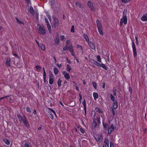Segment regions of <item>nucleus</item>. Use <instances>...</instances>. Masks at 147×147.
Returning a JSON list of instances; mask_svg holds the SVG:
<instances>
[{
    "mask_svg": "<svg viewBox=\"0 0 147 147\" xmlns=\"http://www.w3.org/2000/svg\"><path fill=\"white\" fill-rule=\"evenodd\" d=\"M100 118L97 117L96 119L94 118L93 122L92 124V129H94L97 125V124H100Z\"/></svg>",
    "mask_w": 147,
    "mask_h": 147,
    "instance_id": "1",
    "label": "nucleus"
},
{
    "mask_svg": "<svg viewBox=\"0 0 147 147\" xmlns=\"http://www.w3.org/2000/svg\"><path fill=\"white\" fill-rule=\"evenodd\" d=\"M37 30L39 33L41 34L44 35L46 33V31L44 27H42L39 24L37 25Z\"/></svg>",
    "mask_w": 147,
    "mask_h": 147,
    "instance_id": "2",
    "label": "nucleus"
},
{
    "mask_svg": "<svg viewBox=\"0 0 147 147\" xmlns=\"http://www.w3.org/2000/svg\"><path fill=\"white\" fill-rule=\"evenodd\" d=\"M94 138L96 141H97L98 142H99V143L102 141L103 139V136L101 134L96 135L94 136Z\"/></svg>",
    "mask_w": 147,
    "mask_h": 147,
    "instance_id": "3",
    "label": "nucleus"
},
{
    "mask_svg": "<svg viewBox=\"0 0 147 147\" xmlns=\"http://www.w3.org/2000/svg\"><path fill=\"white\" fill-rule=\"evenodd\" d=\"M59 20L56 17L53 18V22L52 23V26L53 27L55 28L58 25Z\"/></svg>",
    "mask_w": 147,
    "mask_h": 147,
    "instance_id": "4",
    "label": "nucleus"
},
{
    "mask_svg": "<svg viewBox=\"0 0 147 147\" xmlns=\"http://www.w3.org/2000/svg\"><path fill=\"white\" fill-rule=\"evenodd\" d=\"M132 48L133 52V55L134 57H136L137 55V53L136 46L133 41L132 42Z\"/></svg>",
    "mask_w": 147,
    "mask_h": 147,
    "instance_id": "5",
    "label": "nucleus"
},
{
    "mask_svg": "<svg viewBox=\"0 0 147 147\" xmlns=\"http://www.w3.org/2000/svg\"><path fill=\"white\" fill-rule=\"evenodd\" d=\"M19 50V48L18 47L16 46L15 49L13 48V51L12 52V54L13 55L16 57L18 58V56L17 55L16 53V51H18Z\"/></svg>",
    "mask_w": 147,
    "mask_h": 147,
    "instance_id": "6",
    "label": "nucleus"
},
{
    "mask_svg": "<svg viewBox=\"0 0 147 147\" xmlns=\"http://www.w3.org/2000/svg\"><path fill=\"white\" fill-rule=\"evenodd\" d=\"M87 5L91 10L92 11L94 9V7L93 6V4L90 1H88Z\"/></svg>",
    "mask_w": 147,
    "mask_h": 147,
    "instance_id": "7",
    "label": "nucleus"
},
{
    "mask_svg": "<svg viewBox=\"0 0 147 147\" xmlns=\"http://www.w3.org/2000/svg\"><path fill=\"white\" fill-rule=\"evenodd\" d=\"M120 21H122L125 25L127 24V18L126 16H123V18L120 19Z\"/></svg>",
    "mask_w": 147,
    "mask_h": 147,
    "instance_id": "8",
    "label": "nucleus"
},
{
    "mask_svg": "<svg viewBox=\"0 0 147 147\" xmlns=\"http://www.w3.org/2000/svg\"><path fill=\"white\" fill-rule=\"evenodd\" d=\"M88 44L90 47L92 49L94 50H95V47L92 42L90 41L88 42Z\"/></svg>",
    "mask_w": 147,
    "mask_h": 147,
    "instance_id": "9",
    "label": "nucleus"
},
{
    "mask_svg": "<svg viewBox=\"0 0 147 147\" xmlns=\"http://www.w3.org/2000/svg\"><path fill=\"white\" fill-rule=\"evenodd\" d=\"M63 74L64 75V77L66 79L68 80L70 78L69 74L66 71H63Z\"/></svg>",
    "mask_w": 147,
    "mask_h": 147,
    "instance_id": "10",
    "label": "nucleus"
},
{
    "mask_svg": "<svg viewBox=\"0 0 147 147\" xmlns=\"http://www.w3.org/2000/svg\"><path fill=\"white\" fill-rule=\"evenodd\" d=\"M113 102V108L115 110L117 108L118 106L117 102L116 100Z\"/></svg>",
    "mask_w": 147,
    "mask_h": 147,
    "instance_id": "11",
    "label": "nucleus"
},
{
    "mask_svg": "<svg viewBox=\"0 0 147 147\" xmlns=\"http://www.w3.org/2000/svg\"><path fill=\"white\" fill-rule=\"evenodd\" d=\"M96 23L98 28V29L99 28H102V26L101 24V23L99 20H96Z\"/></svg>",
    "mask_w": 147,
    "mask_h": 147,
    "instance_id": "12",
    "label": "nucleus"
},
{
    "mask_svg": "<svg viewBox=\"0 0 147 147\" xmlns=\"http://www.w3.org/2000/svg\"><path fill=\"white\" fill-rule=\"evenodd\" d=\"M141 20L143 21H147V15L144 14L141 17Z\"/></svg>",
    "mask_w": 147,
    "mask_h": 147,
    "instance_id": "13",
    "label": "nucleus"
},
{
    "mask_svg": "<svg viewBox=\"0 0 147 147\" xmlns=\"http://www.w3.org/2000/svg\"><path fill=\"white\" fill-rule=\"evenodd\" d=\"M23 122L24 123V125L26 127H27L28 128L29 127V123L26 118L25 119H24V121Z\"/></svg>",
    "mask_w": 147,
    "mask_h": 147,
    "instance_id": "14",
    "label": "nucleus"
},
{
    "mask_svg": "<svg viewBox=\"0 0 147 147\" xmlns=\"http://www.w3.org/2000/svg\"><path fill=\"white\" fill-rule=\"evenodd\" d=\"M77 48L78 49H79L80 50V52H81L82 54L84 53L83 48L82 46L80 45H77Z\"/></svg>",
    "mask_w": 147,
    "mask_h": 147,
    "instance_id": "15",
    "label": "nucleus"
},
{
    "mask_svg": "<svg viewBox=\"0 0 147 147\" xmlns=\"http://www.w3.org/2000/svg\"><path fill=\"white\" fill-rule=\"evenodd\" d=\"M93 95L94 98V99L95 100H96V99L98 98V94L96 92H94L93 93Z\"/></svg>",
    "mask_w": 147,
    "mask_h": 147,
    "instance_id": "16",
    "label": "nucleus"
},
{
    "mask_svg": "<svg viewBox=\"0 0 147 147\" xmlns=\"http://www.w3.org/2000/svg\"><path fill=\"white\" fill-rule=\"evenodd\" d=\"M104 129L105 130H107L109 128L108 125L107 124L102 123Z\"/></svg>",
    "mask_w": 147,
    "mask_h": 147,
    "instance_id": "17",
    "label": "nucleus"
},
{
    "mask_svg": "<svg viewBox=\"0 0 147 147\" xmlns=\"http://www.w3.org/2000/svg\"><path fill=\"white\" fill-rule=\"evenodd\" d=\"M26 117L24 115L23 117H22L20 119H19V121L20 123H22L24 121L25 119H26Z\"/></svg>",
    "mask_w": 147,
    "mask_h": 147,
    "instance_id": "18",
    "label": "nucleus"
},
{
    "mask_svg": "<svg viewBox=\"0 0 147 147\" xmlns=\"http://www.w3.org/2000/svg\"><path fill=\"white\" fill-rule=\"evenodd\" d=\"M69 40H67L66 42V45H67L66 46H65L63 48V51H66L68 49V47L67 45H68V43L69 42Z\"/></svg>",
    "mask_w": 147,
    "mask_h": 147,
    "instance_id": "19",
    "label": "nucleus"
},
{
    "mask_svg": "<svg viewBox=\"0 0 147 147\" xmlns=\"http://www.w3.org/2000/svg\"><path fill=\"white\" fill-rule=\"evenodd\" d=\"M108 129L111 130V131H113L114 130V127L113 124L111 125L110 127L108 128Z\"/></svg>",
    "mask_w": 147,
    "mask_h": 147,
    "instance_id": "20",
    "label": "nucleus"
},
{
    "mask_svg": "<svg viewBox=\"0 0 147 147\" xmlns=\"http://www.w3.org/2000/svg\"><path fill=\"white\" fill-rule=\"evenodd\" d=\"M30 11L32 15H34V10L31 6L30 7Z\"/></svg>",
    "mask_w": 147,
    "mask_h": 147,
    "instance_id": "21",
    "label": "nucleus"
},
{
    "mask_svg": "<svg viewBox=\"0 0 147 147\" xmlns=\"http://www.w3.org/2000/svg\"><path fill=\"white\" fill-rule=\"evenodd\" d=\"M47 26L48 28V29L50 33H51V26L49 24V23H47Z\"/></svg>",
    "mask_w": 147,
    "mask_h": 147,
    "instance_id": "22",
    "label": "nucleus"
},
{
    "mask_svg": "<svg viewBox=\"0 0 147 147\" xmlns=\"http://www.w3.org/2000/svg\"><path fill=\"white\" fill-rule=\"evenodd\" d=\"M3 141L7 145H9L10 144V141L7 139H4Z\"/></svg>",
    "mask_w": 147,
    "mask_h": 147,
    "instance_id": "23",
    "label": "nucleus"
},
{
    "mask_svg": "<svg viewBox=\"0 0 147 147\" xmlns=\"http://www.w3.org/2000/svg\"><path fill=\"white\" fill-rule=\"evenodd\" d=\"M62 80L61 78H59L57 81V84L59 87H60L61 85Z\"/></svg>",
    "mask_w": 147,
    "mask_h": 147,
    "instance_id": "24",
    "label": "nucleus"
},
{
    "mask_svg": "<svg viewBox=\"0 0 147 147\" xmlns=\"http://www.w3.org/2000/svg\"><path fill=\"white\" fill-rule=\"evenodd\" d=\"M10 60L9 59H7L6 61V63L7 65L8 66H10Z\"/></svg>",
    "mask_w": 147,
    "mask_h": 147,
    "instance_id": "25",
    "label": "nucleus"
},
{
    "mask_svg": "<svg viewBox=\"0 0 147 147\" xmlns=\"http://www.w3.org/2000/svg\"><path fill=\"white\" fill-rule=\"evenodd\" d=\"M55 44L58 45L59 42V38H56L55 40Z\"/></svg>",
    "mask_w": 147,
    "mask_h": 147,
    "instance_id": "26",
    "label": "nucleus"
},
{
    "mask_svg": "<svg viewBox=\"0 0 147 147\" xmlns=\"http://www.w3.org/2000/svg\"><path fill=\"white\" fill-rule=\"evenodd\" d=\"M98 31L99 33V34L102 35H103L104 34L103 32V30H102V28H99L98 29Z\"/></svg>",
    "mask_w": 147,
    "mask_h": 147,
    "instance_id": "27",
    "label": "nucleus"
},
{
    "mask_svg": "<svg viewBox=\"0 0 147 147\" xmlns=\"http://www.w3.org/2000/svg\"><path fill=\"white\" fill-rule=\"evenodd\" d=\"M58 70L57 67H55L54 69V72L55 74L56 75L57 74L58 72Z\"/></svg>",
    "mask_w": 147,
    "mask_h": 147,
    "instance_id": "28",
    "label": "nucleus"
},
{
    "mask_svg": "<svg viewBox=\"0 0 147 147\" xmlns=\"http://www.w3.org/2000/svg\"><path fill=\"white\" fill-rule=\"evenodd\" d=\"M92 84L94 88L95 89L97 88V84L95 82H92Z\"/></svg>",
    "mask_w": 147,
    "mask_h": 147,
    "instance_id": "29",
    "label": "nucleus"
},
{
    "mask_svg": "<svg viewBox=\"0 0 147 147\" xmlns=\"http://www.w3.org/2000/svg\"><path fill=\"white\" fill-rule=\"evenodd\" d=\"M71 70V68L69 64L67 65L66 70L68 71H70Z\"/></svg>",
    "mask_w": 147,
    "mask_h": 147,
    "instance_id": "30",
    "label": "nucleus"
},
{
    "mask_svg": "<svg viewBox=\"0 0 147 147\" xmlns=\"http://www.w3.org/2000/svg\"><path fill=\"white\" fill-rule=\"evenodd\" d=\"M69 50V51L70 52H72L73 51H74V50L73 49V47L72 45H71L69 46L68 47V49Z\"/></svg>",
    "mask_w": 147,
    "mask_h": 147,
    "instance_id": "31",
    "label": "nucleus"
},
{
    "mask_svg": "<svg viewBox=\"0 0 147 147\" xmlns=\"http://www.w3.org/2000/svg\"><path fill=\"white\" fill-rule=\"evenodd\" d=\"M84 37L85 39V40L86 41H88L89 39V38L87 34H84Z\"/></svg>",
    "mask_w": 147,
    "mask_h": 147,
    "instance_id": "32",
    "label": "nucleus"
},
{
    "mask_svg": "<svg viewBox=\"0 0 147 147\" xmlns=\"http://www.w3.org/2000/svg\"><path fill=\"white\" fill-rule=\"evenodd\" d=\"M95 111H96V112H97L98 113H102V110L98 108H96L95 109Z\"/></svg>",
    "mask_w": 147,
    "mask_h": 147,
    "instance_id": "33",
    "label": "nucleus"
},
{
    "mask_svg": "<svg viewBox=\"0 0 147 147\" xmlns=\"http://www.w3.org/2000/svg\"><path fill=\"white\" fill-rule=\"evenodd\" d=\"M104 143L105 145H109V141L108 138H106L105 139Z\"/></svg>",
    "mask_w": 147,
    "mask_h": 147,
    "instance_id": "34",
    "label": "nucleus"
},
{
    "mask_svg": "<svg viewBox=\"0 0 147 147\" xmlns=\"http://www.w3.org/2000/svg\"><path fill=\"white\" fill-rule=\"evenodd\" d=\"M76 5L79 8H82V5L80 3L78 2H76Z\"/></svg>",
    "mask_w": 147,
    "mask_h": 147,
    "instance_id": "35",
    "label": "nucleus"
},
{
    "mask_svg": "<svg viewBox=\"0 0 147 147\" xmlns=\"http://www.w3.org/2000/svg\"><path fill=\"white\" fill-rule=\"evenodd\" d=\"M111 100H112L113 102L115 101V97L113 96L112 94H111L110 95Z\"/></svg>",
    "mask_w": 147,
    "mask_h": 147,
    "instance_id": "36",
    "label": "nucleus"
},
{
    "mask_svg": "<svg viewBox=\"0 0 147 147\" xmlns=\"http://www.w3.org/2000/svg\"><path fill=\"white\" fill-rule=\"evenodd\" d=\"M49 83L50 84H52L54 80L53 78H49Z\"/></svg>",
    "mask_w": 147,
    "mask_h": 147,
    "instance_id": "37",
    "label": "nucleus"
},
{
    "mask_svg": "<svg viewBox=\"0 0 147 147\" xmlns=\"http://www.w3.org/2000/svg\"><path fill=\"white\" fill-rule=\"evenodd\" d=\"M101 67H102L103 68L106 70H107V67L104 64L102 63Z\"/></svg>",
    "mask_w": 147,
    "mask_h": 147,
    "instance_id": "38",
    "label": "nucleus"
},
{
    "mask_svg": "<svg viewBox=\"0 0 147 147\" xmlns=\"http://www.w3.org/2000/svg\"><path fill=\"white\" fill-rule=\"evenodd\" d=\"M36 69H37V70L38 71H40L41 69V67H40V66H38V65H36Z\"/></svg>",
    "mask_w": 147,
    "mask_h": 147,
    "instance_id": "39",
    "label": "nucleus"
},
{
    "mask_svg": "<svg viewBox=\"0 0 147 147\" xmlns=\"http://www.w3.org/2000/svg\"><path fill=\"white\" fill-rule=\"evenodd\" d=\"M114 95L116 96L117 95L116 90L115 88L114 87L113 88Z\"/></svg>",
    "mask_w": 147,
    "mask_h": 147,
    "instance_id": "40",
    "label": "nucleus"
},
{
    "mask_svg": "<svg viewBox=\"0 0 147 147\" xmlns=\"http://www.w3.org/2000/svg\"><path fill=\"white\" fill-rule=\"evenodd\" d=\"M97 59L98 62L101 63V59L100 56L98 55L97 57Z\"/></svg>",
    "mask_w": 147,
    "mask_h": 147,
    "instance_id": "41",
    "label": "nucleus"
},
{
    "mask_svg": "<svg viewBox=\"0 0 147 147\" xmlns=\"http://www.w3.org/2000/svg\"><path fill=\"white\" fill-rule=\"evenodd\" d=\"M127 10H124L123 13V16H126V15L127 14Z\"/></svg>",
    "mask_w": 147,
    "mask_h": 147,
    "instance_id": "42",
    "label": "nucleus"
},
{
    "mask_svg": "<svg viewBox=\"0 0 147 147\" xmlns=\"http://www.w3.org/2000/svg\"><path fill=\"white\" fill-rule=\"evenodd\" d=\"M71 32H75V30H74V25H73L71 27Z\"/></svg>",
    "mask_w": 147,
    "mask_h": 147,
    "instance_id": "43",
    "label": "nucleus"
},
{
    "mask_svg": "<svg viewBox=\"0 0 147 147\" xmlns=\"http://www.w3.org/2000/svg\"><path fill=\"white\" fill-rule=\"evenodd\" d=\"M50 73H49V78H53V74L50 71Z\"/></svg>",
    "mask_w": 147,
    "mask_h": 147,
    "instance_id": "44",
    "label": "nucleus"
},
{
    "mask_svg": "<svg viewBox=\"0 0 147 147\" xmlns=\"http://www.w3.org/2000/svg\"><path fill=\"white\" fill-rule=\"evenodd\" d=\"M80 130L81 133L83 134L84 133L85 131L83 128H80Z\"/></svg>",
    "mask_w": 147,
    "mask_h": 147,
    "instance_id": "45",
    "label": "nucleus"
},
{
    "mask_svg": "<svg viewBox=\"0 0 147 147\" xmlns=\"http://www.w3.org/2000/svg\"><path fill=\"white\" fill-rule=\"evenodd\" d=\"M84 107H86V101L85 99H84V101L82 103Z\"/></svg>",
    "mask_w": 147,
    "mask_h": 147,
    "instance_id": "46",
    "label": "nucleus"
},
{
    "mask_svg": "<svg viewBox=\"0 0 147 147\" xmlns=\"http://www.w3.org/2000/svg\"><path fill=\"white\" fill-rule=\"evenodd\" d=\"M26 111L28 113H30L31 112V111L30 108L28 107H26Z\"/></svg>",
    "mask_w": 147,
    "mask_h": 147,
    "instance_id": "47",
    "label": "nucleus"
},
{
    "mask_svg": "<svg viewBox=\"0 0 147 147\" xmlns=\"http://www.w3.org/2000/svg\"><path fill=\"white\" fill-rule=\"evenodd\" d=\"M130 0H121V1L125 3H127Z\"/></svg>",
    "mask_w": 147,
    "mask_h": 147,
    "instance_id": "48",
    "label": "nucleus"
},
{
    "mask_svg": "<svg viewBox=\"0 0 147 147\" xmlns=\"http://www.w3.org/2000/svg\"><path fill=\"white\" fill-rule=\"evenodd\" d=\"M41 48L42 50H44L45 49V47L43 44H42L41 45Z\"/></svg>",
    "mask_w": 147,
    "mask_h": 147,
    "instance_id": "49",
    "label": "nucleus"
},
{
    "mask_svg": "<svg viewBox=\"0 0 147 147\" xmlns=\"http://www.w3.org/2000/svg\"><path fill=\"white\" fill-rule=\"evenodd\" d=\"M16 20H17V22L18 23L20 24H22V22L20 21L18 19L16 18Z\"/></svg>",
    "mask_w": 147,
    "mask_h": 147,
    "instance_id": "50",
    "label": "nucleus"
},
{
    "mask_svg": "<svg viewBox=\"0 0 147 147\" xmlns=\"http://www.w3.org/2000/svg\"><path fill=\"white\" fill-rule=\"evenodd\" d=\"M129 90L131 94L132 92V89L131 86H129Z\"/></svg>",
    "mask_w": 147,
    "mask_h": 147,
    "instance_id": "51",
    "label": "nucleus"
},
{
    "mask_svg": "<svg viewBox=\"0 0 147 147\" xmlns=\"http://www.w3.org/2000/svg\"><path fill=\"white\" fill-rule=\"evenodd\" d=\"M25 147H30L29 144L27 143H25L24 144Z\"/></svg>",
    "mask_w": 147,
    "mask_h": 147,
    "instance_id": "52",
    "label": "nucleus"
},
{
    "mask_svg": "<svg viewBox=\"0 0 147 147\" xmlns=\"http://www.w3.org/2000/svg\"><path fill=\"white\" fill-rule=\"evenodd\" d=\"M112 110L113 112V116H114L115 115V109L112 108Z\"/></svg>",
    "mask_w": 147,
    "mask_h": 147,
    "instance_id": "53",
    "label": "nucleus"
},
{
    "mask_svg": "<svg viewBox=\"0 0 147 147\" xmlns=\"http://www.w3.org/2000/svg\"><path fill=\"white\" fill-rule=\"evenodd\" d=\"M66 59L67 62L69 64H71V61L68 59L67 57H66Z\"/></svg>",
    "mask_w": 147,
    "mask_h": 147,
    "instance_id": "54",
    "label": "nucleus"
},
{
    "mask_svg": "<svg viewBox=\"0 0 147 147\" xmlns=\"http://www.w3.org/2000/svg\"><path fill=\"white\" fill-rule=\"evenodd\" d=\"M46 74L45 71L43 72V78H46Z\"/></svg>",
    "mask_w": 147,
    "mask_h": 147,
    "instance_id": "55",
    "label": "nucleus"
},
{
    "mask_svg": "<svg viewBox=\"0 0 147 147\" xmlns=\"http://www.w3.org/2000/svg\"><path fill=\"white\" fill-rule=\"evenodd\" d=\"M64 38H65V36L64 35H62L61 36V39L62 40H64Z\"/></svg>",
    "mask_w": 147,
    "mask_h": 147,
    "instance_id": "56",
    "label": "nucleus"
},
{
    "mask_svg": "<svg viewBox=\"0 0 147 147\" xmlns=\"http://www.w3.org/2000/svg\"><path fill=\"white\" fill-rule=\"evenodd\" d=\"M49 117L52 119H53L54 118L52 114H50Z\"/></svg>",
    "mask_w": 147,
    "mask_h": 147,
    "instance_id": "57",
    "label": "nucleus"
},
{
    "mask_svg": "<svg viewBox=\"0 0 147 147\" xmlns=\"http://www.w3.org/2000/svg\"><path fill=\"white\" fill-rule=\"evenodd\" d=\"M135 39H136V44L137 45H138V38L137 37H136Z\"/></svg>",
    "mask_w": 147,
    "mask_h": 147,
    "instance_id": "58",
    "label": "nucleus"
},
{
    "mask_svg": "<svg viewBox=\"0 0 147 147\" xmlns=\"http://www.w3.org/2000/svg\"><path fill=\"white\" fill-rule=\"evenodd\" d=\"M101 64H101V63H97V64L96 65V66H97L98 67H101Z\"/></svg>",
    "mask_w": 147,
    "mask_h": 147,
    "instance_id": "59",
    "label": "nucleus"
},
{
    "mask_svg": "<svg viewBox=\"0 0 147 147\" xmlns=\"http://www.w3.org/2000/svg\"><path fill=\"white\" fill-rule=\"evenodd\" d=\"M50 110L51 111L53 112L54 114L55 115L56 114V113L55 111L53 109H50Z\"/></svg>",
    "mask_w": 147,
    "mask_h": 147,
    "instance_id": "60",
    "label": "nucleus"
},
{
    "mask_svg": "<svg viewBox=\"0 0 147 147\" xmlns=\"http://www.w3.org/2000/svg\"><path fill=\"white\" fill-rule=\"evenodd\" d=\"M110 147H114L113 144L112 142H110Z\"/></svg>",
    "mask_w": 147,
    "mask_h": 147,
    "instance_id": "61",
    "label": "nucleus"
},
{
    "mask_svg": "<svg viewBox=\"0 0 147 147\" xmlns=\"http://www.w3.org/2000/svg\"><path fill=\"white\" fill-rule=\"evenodd\" d=\"M17 116L19 119H20L22 117L18 113L17 114Z\"/></svg>",
    "mask_w": 147,
    "mask_h": 147,
    "instance_id": "62",
    "label": "nucleus"
},
{
    "mask_svg": "<svg viewBox=\"0 0 147 147\" xmlns=\"http://www.w3.org/2000/svg\"><path fill=\"white\" fill-rule=\"evenodd\" d=\"M98 62L97 61H95V60H94L93 61V63L94 64L96 65L97 64V63H98Z\"/></svg>",
    "mask_w": 147,
    "mask_h": 147,
    "instance_id": "63",
    "label": "nucleus"
},
{
    "mask_svg": "<svg viewBox=\"0 0 147 147\" xmlns=\"http://www.w3.org/2000/svg\"><path fill=\"white\" fill-rule=\"evenodd\" d=\"M28 3V4H30L31 3L30 0H25Z\"/></svg>",
    "mask_w": 147,
    "mask_h": 147,
    "instance_id": "64",
    "label": "nucleus"
}]
</instances>
